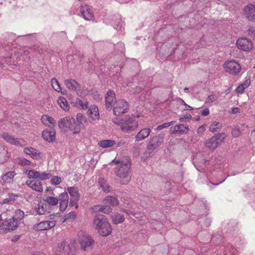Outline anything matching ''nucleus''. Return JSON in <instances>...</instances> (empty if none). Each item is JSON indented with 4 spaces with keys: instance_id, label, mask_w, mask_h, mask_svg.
I'll use <instances>...</instances> for the list:
<instances>
[{
    "instance_id": "1",
    "label": "nucleus",
    "mask_w": 255,
    "mask_h": 255,
    "mask_svg": "<svg viewBox=\"0 0 255 255\" xmlns=\"http://www.w3.org/2000/svg\"><path fill=\"white\" fill-rule=\"evenodd\" d=\"M113 162L116 164L115 172L117 177L120 179L123 184H127L130 179L131 161L129 158L126 157L121 160H113Z\"/></svg>"
},
{
    "instance_id": "2",
    "label": "nucleus",
    "mask_w": 255,
    "mask_h": 255,
    "mask_svg": "<svg viewBox=\"0 0 255 255\" xmlns=\"http://www.w3.org/2000/svg\"><path fill=\"white\" fill-rule=\"evenodd\" d=\"M112 122L126 133L134 130L138 126V121L133 116H126L122 118L115 117L112 119Z\"/></svg>"
},
{
    "instance_id": "3",
    "label": "nucleus",
    "mask_w": 255,
    "mask_h": 255,
    "mask_svg": "<svg viewBox=\"0 0 255 255\" xmlns=\"http://www.w3.org/2000/svg\"><path fill=\"white\" fill-rule=\"evenodd\" d=\"M93 227L102 236H107L112 232V229L108 219L102 215L95 216Z\"/></svg>"
},
{
    "instance_id": "4",
    "label": "nucleus",
    "mask_w": 255,
    "mask_h": 255,
    "mask_svg": "<svg viewBox=\"0 0 255 255\" xmlns=\"http://www.w3.org/2000/svg\"><path fill=\"white\" fill-rule=\"evenodd\" d=\"M59 127L61 128H68L73 134L79 133L81 128L80 124H78L74 118L70 117H66L59 120Z\"/></svg>"
},
{
    "instance_id": "5",
    "label": "nucleus",
    "mask_w": 255,
    "mask_h": 255,
    "mask_svg": "<svg viewBox=\"0 0 255 255\" xmlns=\"http://www.w3.org/2000/svg\"><path fill=\"white\" fill-rule=\"evenodd\" d=\"M64 84L68 89L75 91L79 97L85 96L88 93L87 91L81 90L79 84L73 79L65 80Z\"/></svg>"
},
{
    "instance_id": "6",
    "label": "nucleus",
    "mask_w": 255,
    "mask_h": 255,
    "mask_svg": "<svg viewBox=\"0 0 255 255\" xmlns=\"http://www.w3.org/2000/svg\"><path fill=\"white\" fill-rule=\"evenodd\" d=\"M113 113L115 116H120L126 113L128 110V104L124 100H119L113 105Z\"/></svg>"
},
{
    "instance_id": "7",
    "label": "nucleus",
    "mask_w": 255,
    "mask_h": 255,
    "mask_svg": "<svg viewBox=\"0 0 255 255\" xmlns=\"http://www.w3.org/2000/svg\"><path fill=\"white\" fill-rule=\"evenodd\" d=\"M78 241L81 248L84 251L91 249L94 243L93 239L90 236L82 232L78 234Z\"/></svg>"
},
{
    "instance_id": "8",
    "label": "nucleus",
    "mask_w": 255,
    "mask_h": 255,
    "mask_svg": "<svg viewBox=\"0 0 255 255\" xmlns=\"http://www.w3.org/2000/svg\"><path fill=\"white\" fill-rule=\"evenodd\" d=\"M225 71L232 75H237L241 71V65L235 60L226 61L224 64Z\"/></svg>"
},
{
    "instance_id": "9",
    "label": "nucleus",
    "mask_w": 255,
    "mask_h": 255,
    "mask_svg": "<svg viewBox=\"0 0 255 255\" xmlns=\"http://www.w3.org/2000/svg\"><path fill=\"white\" fill-rule=\"evenodd\" d=\"M18 226L17 221L11 218L0 222V229L5 232H9L14 230Z\"/></svg>"
},
{
    "instance_id": "10",
    "label": "nucleus",
    "mask_w": 255,
    "mask_h": 255,
    "mask_svg": "<svg viewBox=\"0 0 255 255\" xmlns=\"http://www.w3.org/2000/svg\"><path fill=\"white\" fill-rule=\"evenodd\" d=\"M17 50L16 49H12L11 51L10 55L5 57V62L7 65L10 66L11 68H15L17 67V62L20 60V57L18 54H16Z\"/></svg>"
},
{
    "instance_id": "11",
    "label": "nucleus",
    "mask_w": 255,
    "mask_h": 255,
    "mask_svg": "<svg viewBox=\"0 0 255 255\" xmlns=\"http://www.w3.org/2000/svg\"><path fill=\"white\" fill-rule=\"evenodd\" d=\"M243 13L245 17L250 21L255 22V3H250L245 6Z\"/></svg>"
},
{
    "instance_id": "12",
    "label": "nucleus",
    "mask_w": 255,
    "mask_h": 255,
    "mask_svg": "<svg viewBox=\"0 0 255 255\" xmlns=\"http://www.w3.org/2000/svg\"><path fill=\"white\" fill-rule=\"evenodd\" d=\"M55 221H44L33 226V229L38 231L49 230L55 226Z\"/></svg>"
},
{
    "instance_id": "13",
    "label": "nucleus",
    "mask_w": 255,
    "mask_h": 255,
    "mask_svg": "<svg viewBox=\"0 0 255 255\" xmlns=\"http://www.w3.org/2000/svg\"><path fill=\"white\" fill-rule=\"evenodd\" d=\"M67 191L71 196L69 205L70 206H75L76 208H77L78 207L77 203L80 198L77 188L75 187H69L67 188Z\"/></svg>"
},
{
    "instance_id": "14",
    "label": "nucleus",
    "mask_w": 255,
    "mask_h": 255,
    "mask_svg": "<svg viewBox=\"0 0 255 255\" xmlns=\"http://www.w3.org/2000/svg\"><path fill=\"white\" fill-rule=\"evenodd\" d=\"M236 44L238 48L243 51H250L253 48L252 41L247 38H239Z\"/></svg>"
},
{
    "instance_id": "15",
    "label": "nucleus",
    "mask_w": 255,
    "mask_h": 255,
    "mask_svg": "<svg viewBox=\"0 0 255 255\" xmlns=\"http://www.w3.org/2000/svg\"><path fill=\"white\" fill-rule=\"evenodd\" d=\"M6 213L7 215H9L11 217V218L14 220L17 221V224L20 220L23 219L24 216V212L20 209H13L10 210L8 208L6 210Z\"/></svg>"
},
{
    "instance_id": "16",
    "label": "nucleus",
    "mask_w": 255,
    "mask_h": 255,
    "mask_svg": "<svg viewBox=\"0 0 255 255\" xmlns=\"http://www.w3.org/2000/svg\"><path fill=\"white\" fill-rule=\"evenodd\" d=\"M80 12L85 19L90 20L94 19L93 10L89 5H82L80 7Z\"/></svg>"
},
{
    "instance_id": "17",
    "label": "nucleus",
    "mask_w": 255,
    "mask_h": 255,
    "mask_svg": "<svg viewBox=\"0 0 255 255\" xmlns=\"http://www.w3.org/2000/svg\"><path fill=\"white\" fill-rule=\"evenodd\" d=\"M188 127L185 126L182 124H179L174 126V127H172L170 129V132L172 134H186L188 133Z\"/></svg>"
},
{
    "instance_id": "18",
    "label": "nucleus",
    "mask_w": 255,
    "mask_h": 255,
    "mask_svg": "<svg viewBox=\"0 0 255 255\" xmlns=\"http://www.w3.org/2000/svg\"><path fill=\"white\" fill-rule=\"evenodd\" d=\"M60 201V210L61 211H64L68 204L69 202V196L67 192H63L60 195L59 197Z\"/></svg>"
},
{
    "instance_id": "19",
    "label": "nucleus",
    "mask_w": 255,
    "mask_h": 255,
    "mask_svg": "<svg viewBox=\"0 0 255 255\" xmlns=\"http://www.w3.org/2000/svg\"><path fill=\"white\" fill-rule=\"evenodd\" d=\"M25 183L26 185L33 190L38 192H42L43 191L42 185L40 181L27 180Z\"/></svg>"
},
{
    "instance_id": "20",
    "label": "nucleus",
    "mask_w": 255,
    "mask_h": 255,
    "mask_svg": "<svg viewBox=\"0 0 255 255\" xmlns=\"http://www.w3.org/2000/svg\"><path fill=\"white\" fill-rule=\"evenodd\" d=\"M2 137L3 139L5 140L7 142L15 145H20L21 146L22 144L20 141V139H19L18 138H15L13 136L7 133H3L2 134Z\"/></svg>"
},
{
    "instance_id": "21",
    "label": "nucleus",
    "mask_w": 255,
    "mask_h": 255,
    "mask_svg": "<svg viewBox=\"0 0 255 255\" xmlns=\"http://www.w3.org/2000/svg\"><path fill=\"white\" fill-rule=\"evenodd\" d=\"M23 151L34 159H38L41 157V153L32 147H25L24 148Z\"/></svg>"
},
{
    "instance_id": "22",
    "label": "nucleus",
    "mask_w": 255,
    "mask_h": 255,
    "mask_svg": "<svg viewBox=\"0 0 255 255\" xmlns=\"http://www.w3.org/2000/svg\"><path fill=\"white\" fill-rule=\"evenodd\" d=\"M115 94L113 91H109L105 97L106 106L108 109H112L113 106V103L115 100Z\"/></svg>"
},
{
    "instance_id": "23",
    "label": "nucleus",
    "mask_w": 255,
    "mask_h": 255,
    "mask_svg": "<svg viewBox=\"0 0 255 255\" xmlns=\"http://www.w3.org/2000/svg\"><path fill=\"white\" fill-rule=\"evenodd\" d=\"M219 135H215L212 136L206 142V146L210 149H215L219 144L218 141Z\"/></svg>"
},
{
    "instance_id": "24",
    "label": "nucleus",
    "mask_w": 255,
    "mask_h": 255,
    "mask_svg": "<svg viewBox=\"0 0 255 255\" xmlns=\"http://www.w3.org/2000/svg\"><path fill=\"white\" fill-rule=\"evenodd\" d=\"M200 158H201V153L197 154L196 157L193 158V162L196 169L199 171H201L202 169L201 168L202 167L203 165L206 166L208 161L204 159L199 161Z\"/></svg>"
},
{
    "instance_id": "25",
    "label": "nucleus",
    "mask_w": 255,
    "mask_h": 255,
    "mask_svg": "<svg viewBox=\"0 0 255 255\" xmlns=\"http://www.w3.org/2000/svg\"><path fill=\"white\" fill-rule=\"evenodd\" d=\"M151 129L148 128H145L140 130L135 136V141H140L146 137L150 134Z\"/></svg>"
},
{
    "instance_id": "26",
    "label": "nucleus",
    "mask_w": 255,
    "mask_h": 255,
    "mask_svg": "<svg viewBox=\"0 0 255 255\" xmlns=\"http://www.w3.org/2000/svg\"><path fill=\"white\" fill-rule=\"evenodd\" d=\"M89 116L93 120L99 119V113L98 107L95 105L90 106L87 111Z\"/></svg>"
},
{
    "instance_id": "27",
    "label": "nucleus",
    "mask_w": 255,
    "mask_h": 255,
    "mask_svg": "<svg viewBox=\"0 0 255 255\" xmlns=\"http://www.w3.org/2000/svg\"><path fill=\"white\" fill-rule=\"evenodd\" d=\"M43 138L49 142H52L55 138V131L54 130H44L42 134Z\"/></svg>"
},
{
    "instance_id": "28",
    "label": "nucleus",
    "mask_w": 255,
    "mask_h": 255,
    "mask_svg": "<svg viewBox=\"0 0 255 255\" xmlns=\"http://www.w3.org/2000/svg\"><path fill=\"white\" fill-rule=\"evenodd\" d=\"M16 173L13 171H9L1 175V178L5 184L12 183L13 178Z\"/></svg>"
},
{
    "instance_id": "29",
    "label": "nucleus",
    "mask_w": 255,
    "mask_h": 255,
    "mask_svg": "<svg viewBox=\"0 0 255 255\" xmlns=\"http://www.w3.org/2000/svg\"><path fill=\"white\" fill-rule=\"evenodd\" d=\"M92 209L95 212L101 211L107 214L111 213L112 210L110 206L105 205H95Z\"/></svg>"
},
{
    "instance_id": "30",
    "label": "nucleus",
    "mask_w": 255,
    "mask_h": 255,
    "mask_svg": "<svg viewBox=\"0 0 255 255\" xmlns=\"http://www.w3.org/2000/svg\"><path fill=\"white\" fill-rule=\"evenodd\" d=\"M51 85L53 88L58 92H60L62 95H65L67 94L66 90H62V88L58 80L55 78H53L51 81Z\"/></svg>"
},
{
    "instance_id": "31",
    "label": "nucleus",
    "mask_w": 255,
    "mask_h": 255,
    "mask_svg": "<svg viewBox=\"0 0 255 255\" xmlns=\"http://www.w3.org/2000/svg\"><path fill=\"white\" fill-rule=\"evenodd\" d=\"M35 211L38 215H44L48 212L47 205L42 202H39L38 207L35 208Z\"/></svg>"
},
{
    "instance_id": "32",
    "label": "nucleus",
    "mask_w": 255,
    "mask_h": 255,
    "mask_svg": "<svg viewBox=\"0 0 255 255\" xmlns=\"http://www.w3.org/2000/svg\"><path fill=\"white\" fill-rule=\"evenodd\" d=\"M82 97L83 96L81 97V98H78L75 103L77 106H79L81 109L86 110L88 108L89 103L87 99L84 98Z\"/></svg>"
},
{
    "instance_id": "33",
    "label": "nucleus",
    "mask_w": 255,
    "mask_h": 255,
    "mask_svg": "<svg viewBox=\"0 0 255 255\" xmlns=\"http://www.w3.org/2000/svg\"><path fill=\"white\" fill-rule=\"evenodd\" d=\"M105 204H109L112 206H115L119 204V201L118 199L114 196H108L103 200Z\"/></svg>"
},
{
    "instance_id": "34",
    "label": "nucleus",
    "mask_w": 255,
    "mask_h": 255,
    "mask_svg": "<svg viewBox=\"0 0 255 255\" xmlns=\"http://www.w3.org/2000/svg\"><path fill=\"white\" fill-rule=\"evenodd\" d=\"M98 182L100 186L104 192L106 193L110 192V187L104 178L100 177L98 179Z\"/></svg>"
},
{
    "instance_id": "35",
    "label": "nucleus",
    "mask_w": 255,
    "mask_h": 255,
    "mask_svg": "<svg viewBox=\"0 0 255 255\" xmlns=\"http://www.w3.org/2000/svg\"><path fill=\"white\" fill-rule=\"evenodd\" d=\"M111 219L115 224L121 223L125 220L124 216L118 213H113L111 216Z\"/></svg>"
},
{
    "instance_id": "36",
    "label": "nucleus",
    "mask_w": 255,
    "mask_h": 255,
    "mask_svg": "<svg viewBox=\"0 0 255 255\" xmlns=\"http://www.w3.org/2000/svg\"><path fill=\"white\" fill-rule=\"evenodd\" d=\"M41 121L45 125L48 127L54 126L55 124L54 119L47 115H43L41 117Z\"/></svg>"
},
{
    "instance_id": "37",
    "label": "nucleus",
    "mask_w": 255,
    "mask_h": 255,
    "mask_svg": "<svg viewBox=\"0 0 255 255\" xmlns=\"http://www.w3.org/2000/svg\"><path fill=\"white\" fill-rule=\"evenodd\" d=\"M57 103L59 106L64 111H67L69 109V105L67 100L63 97H60L57 99Z\"/></svg>"
},
{
    "instance_id": "38",
    "label": "nucleus",
    "mask_w": 255,
    "mask_h": 255,
    "mask_svg": "<svg viewBox=\"0 0 255 255\" xmlns=\"http://www.w3.org/2000/svg\"><path fill=\"white\" fill-rule=\"evenodd\" d=\"M116 144V141L111 139H105L100 140L98 145L102 148L111 147Z\"/></svg>"
},
{
    "instance_id": "39",
    "label": "nucleus",
    "mask_w": 255,
    "mask_h": 255,
    "mask_svg": "<svg viewBox=\"0 0 255 255\" xmlns=\"http://www.w3.org/2000/svg\"><path fill=\"white\" fill-rule=\"evenodd\" d=\"M23 171L24 173H25L28 176V177L29 178L38 179L39 172L35 171L33 169L29 170L25 168L24 169Z\"/></svg>"
},
{
    "instance_id": "40",
    "label": "nucleus",
    "mask_w": 255,
    "mask_h": 255,
    "mask_svg": "<svg viewBox=\"0 0 255 255\" xmlns=\"http://www.w3.org/2000/svg\"><path fill=\"white\" fill-rule=\"evenodd\" d=\"M222 128V124L217 121H214L209 127V130L212 132L219 130Z\"/></svg>"
},
{
    "instance_id": "41",
    "label": "nucleus",
    "mask_w": 255,
    "mask_h": 255,
    "mask_svg": "<svg viewBox=\"0 0 255 255\" xmlns=\"http://www.w3.org/2000/svg\"><path fill=\"white\" fill-rule=\"evenodd\" d=\"M17 197L18 196L17 194L12 193L8 194V197L3 200V203L12 204Z\"/></svg>"
},
{
    "instance_id": "42",
    "label": "nucleus",
    "mask_w": 255,
    "mask_h": 255,
    "mask_svg": "<svg viewBox=\"0 0 255 255\" xmlns=\"http://www.w3.org/2000/svg\"><path fill=\"white\" fill-rule=\"evenodd\" d=\"M44 201L50 205L55 206L58 203L59 199L56 197L47 196Z\"/></svg>"
},
{
    "instance_id": "43",
    "label": "nucleus",
    "mask_w": 255,
    "mask_h": 255,
    "mask_svg": "<svg viewBox=\"0 0 255 255\" xmlns=\"http://www.w3.org/2000/svg\"><path fill=\"white\" fill-rule=\"evenodd\" d=\"M76 121L78 124H80L81 128L83 126V123L86 121V118L81 113L77 114Z\"/></svg>"
},
{
    "instance_id": "44",
    "label": "nucleus",
    "mask_w": 255,
    "mask_h": 255,
    "mask_svg": "<svg viewBox=\"0 0 255 255\" xmlns=\"http://www.w3.org/2000/svg\"><path fill=\"white\" fill-rule=\"evenodd\" d=\"M51 177V174L46 172H39L38 179L41 180H45L49 179Z\"/></svg>"
},
{
    "instance_id": "45",
    "label": "nucleus",
    "mask_w": 255,
    "mask_h": 255,
    "mask_svg": "<svg viewBox=\"0 0 255 255\" xmlns=\"http://www.w3.org/2000/svg\"><path fill=\"white\" fill-rule=\"evenodd\" d=\"M218 99V96L216 95H209L206 100L205 103L207 104H211L213 102L216 101Z\"/></svg>"
},
{
    "instance_id": "46",
    "label": "nucleus",
    "mask_w": 255,
    "mask_h": 255,
    "mask_svg": "<svg viewBox=\"0 0 255 255\" xmlns=\"http://www.w3.org/2000/svg\"><path fill=\"white\" fill-rule=\"evenodd\" d=\"M174 123V121H171L170 122L163 123V124L160 125L157 127V130H160L164 128H167L173 125Z\"/></svg>"
},
{
    "instance_id": "47",
    "label": "nucleus",
    "mask_w": 255,
    "mask_h": 255,
    "mask_svg": "<svg viewBox=\"0 0 255 255\" xmlns=\"http://www.w3.org/2000/svg\"><path fill=\"white\" fill-rule=\"evenodd\" d=\"M61 181V179L60 177L58 176H54L51 179V183L53 185H57L60 183Z\"/></svg>"
},
{
    "instance_id": "48",
    "label": "nucleus",
    "mask_w": 255,
    "mask_h": 255,
    "mask_svg": "<svg viewBox=\"0 0 255 255\" xmlns=\"http://www.w3.org/2000/svg\"><path fill=\"white\" fill-rule=\"evenodd\" d=\"M124 22L121 19L119 20L118 24L114 26V28L118 31H122L124 29Z\"/></svg>"
},
{
    "instance_id": "49",
    "label": "nucleus",
    "mask_w": 255,
    "mask_h": 255,
    "mask_svg": "<svg viewBox=\"0 0 255 255\" xmlns=\"http://www.w3.org/2000/svg\"><path fill=\"white\" fill-rule=\"evenodd\" d=\"M18 164L21 166H26L30 165L31 162L25 158H21L18 161Z\"/></svg>"
},
{
    "instance_id": "50",
    "label": "nucleus",
    "mask_w": 255,
    "mask_h": 255,
    "mask_svg": "<svg viewBox=\"0 0 255 255\" xmlns=\"http://www.w3.org/2000/svg\"><path fill=\"white\" fill-rule=\"evenodd\" d=\"M157 147H158V144H155V143L152 141V140L151 139L150 142L147 146V149L148 150H153Z\"/></svg>"
},
{
    "instance_id": "51",
    "label": "nucleus",
    "mask_w": 255,
    "mask_h": 255,
    "mask_svg": "<svg viewBox=\"0 0 255 255\" xmlns=\"http://www.w3.org/2000/svg\"><path fill=\"white\" fill-rule=\"evenodd\" d=\"M116 48L119 51L123 52L125 50V44L123 42H119L116 45Z\"/></svg>"
},
{
    "instance_id": "52",
    "label": "nucleus",
    "mask_w": 255,
    "mask_h": 255,
    "mask_svg": "<svg viewBox=\"0 0 255 255\" xmlns=\"http://www.w3.org/2000/svg\"><path fill=\"white\" fill-rule=\"evenodd\" d=\"M92 94L94 99L97 101H99L101 99V96L99 92L97 90H92Z\"/></svg>"
},
{
    "instance_id": "53",
    "label": "nucleus",
    "mask_w": 255,
    "mask_h": 255,
    "mask_svg": "<svg viewBox=\"0 0 255 255\" xmlns=\"http://www.w3.org/2000/svg\"><path fill=\"white\" fill-rule=\"evenodd\" d=\"M151 139L155 144H158V147L161 144L162 142V139L158 136H154L152 137Z\"/></svg>"
},
{
    "instance_id": "54",
    "label": "nucleus",
    "mask_w": 255,
    "mask_h": 255,
    "mask_svg": "<svg viewBox=\"0 0 255 255\" xmlns=\"http://www.w3.org/2000/svg\"><path fill=\"white\" fill-rule=\"evenodd\" d=\"M65 220L74 219L76 217V213L74 212H71L65 215Z\"/></svg>"
},
{
    "instance_id": "55",
    "label": "nucleus",
    "mask_w": 255,
    "mask_h": 255,
    "mask_svg": "<svg viewBox=\"0 0 255 255\" xmlns=\"http://www.w3.org/2000/svg\"><path fill=\"white\" fill-rule=\"evenodd\" d=\"M191 116L190 114H187L183 117H180L179 119L180 122H186L188 120L190 119Z\"/></svg>"
},
{
    "instance_id": "56",
    "label": "nucleus",
    "mask_w": 255,
    "mask_h": 255,
    "mask_svg": "<svg viewBox=\"0 0 255 255\" xmlns=\"http://www.w3.org/2000/svg\"><path fill=\"white\" fill-rule=\"evenodd\" d=\"M241 132L238 128H235L232 130V134L235 137H238L240 135Z\"/></svg>"
},
{
    "instance_id": "57",
    "label": "nucleus",
    "mask_w": 255,
    "mask_h": 255,
    "mask_svg": "<svg viewBox=\"0 0 255 255\" xmlns=\"http://www.w3.org/2000/svg\"><path fill=\"white\" fill-rule=\"evenodd\" d=\"M205 129H206V126L202 125V126H200V127H199V128H198L197 133L200 135H202L203 133V132H204V131L205 130Z\"/></svg>"
},
{
    "instance_id": "58",
    "label": "nucleus",
    "mask_w": 255,
    "mask_h": 255,
    "mask_svg": "<svg viewBox=\"0 0 255 255\" xmlns=\"http://www.w3.org/2000/svg\"><path fill=\"white\" fill-rule=\"evenodd\" d=\"M251 84V80L249 78H247L244 82L242 84V85L246 89Z\"/></svg>"
},
{
    "instance_id": "59",
    "label": "nucleus",
    "mask_w": 255,
    "mask_h": 255,
    "mask_svg": "<svg viewBox=\"0 0 255 255\" xmlns=\"http://www.w3.org/2000/svg\"><path fill=\"white\" fill-rule=\"evenodd\" d=\"M245 88L241 84L236 89V92L238 93H242L244 91Z\"/></svg>"
},
{
    "instance_id": "60",
    "label": "nucleus",
    "mask_w": 255,
    "mask_h": 255,
    "mask_svg": "<svg viewBox=\"0 0 255 255\" xmlns=\"http://www.w3.org/2000/svg\"><path fill=\"white\" fill-rule=\"evenodd\" d=\"M65 249V243L64 242H61L58 244V250L60 252L63 251Z\"/></svg>"
},
{
    "instance_id": "61",
    "label": "nucleus",
    "mask_w": 255,
    "mask_h": 255,
    "mask_svg": "<svg viewBox=\"0 0 255 255\" xmlns=\"http://www.w3.org/2000/svg\"><path fill=\"white\" fill-rule=\"evenodd\" d=\"M200 114L202 116H206L209 114V110L207 108L201 111Z\"/></svg>"
},
{
    "instance_id": "62",
    "label": "nucleus",
    "mask_w": 255,
    "mask_h": 255,
    "mask_svg": "<svg viewBox=\"0 0 255 255\" xmlns=\"http://www.w3.org/2000/svg\"><path fill=\"white\" fill-rule=\"evenodd\" d=\"M126 143V141L124 139L119 140L117 143V147H121Z\"/></svg>"
},
{
    "instance_id": "63",
    "label": "nucleus",
    "mask_w": 255,
    "mask_h": 255,
    "mask_svg": "<svg viewBox=\"0 0 255 255\" xmlns=\"http://www.w3.org/2000/svg\"><path fill=\"white\" fill-rule=\"evenodd\" d=\"M232 112L234 114H236L239 112V109L237 107L232 108Z\"/></svg>"
},
{
    "instance_id": "64",
    "label": "nucleus",
    "mask_w": 255,
    "mask_h": 255,
    "mask_svg": "<svg viewBox=\"0 0 255 255\" xmlns=\"http://www.w3.org/2000/svg\"><path fill=\"white\" fill-rule=\"evenodd\" d=\"M121 3H125L129 1L130 0H117Z\"/></svg>"
}]
</instances>
